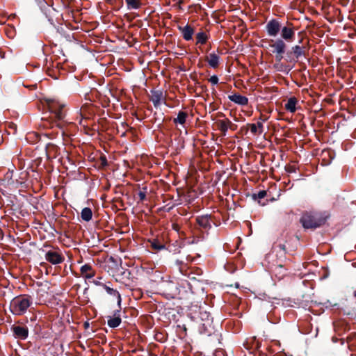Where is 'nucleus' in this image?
<instances>
[{
    "mask_svg": "<svg viewBox=\"0 0 356 356\" xmlns=\"http://www.w3.org/2000/svg\"><path fill=\"white\" fill-rule=\"evenodd\" d=\"M300 222L304 228L309 229L320 227L323 222V220L321 219H317L310 214L305 213L301 217Z\"/></svg>",
    "mask_w": 356,
    "mask_h": 356,
    "instance_id": "obj_3",
    "label": "nucleus"
},
{
    "mask_svg": "<svg viewBox=\"0 0 356 356\" xmlns=\"http://www.w3.org/2000/svg\"><path fill=\"white\" fill-rule=\"evenodd\" d=\"M81 273L86 279H90L95 276V273L92 266L89 264H85L81 267Z\"/></svg>",
    "mask_w": 356,
    "mask_h": 356,
    "instance_id": "obj_15",
    "label": "nucleus"
},
{
    "mask_svg": "<svg viewBox=\"0 0 356 356\" xmlns=\"http://www.w3.org/2000/svg\"><path fill=\"white\" fill-rule=\"evenodd\" d=\"M325 154H330V152H323V155H325Z\"/></svg>",
    "mask_w": 356,
    "mask_h": 356,
    "instance_id": "obj_33",
    "label": "nucleus"
},
{
    "mask_svg": "<svg viewBox=\"0 0 356 356\" xmlns=\"http://www.w3.org/2000/svg\"><path fill=\"white\" fill-rule=\"evenodd\" d=\"M206 60L211 67L216 68L219 65L220 57L215 53H211L207 56Z\"/></svg>",
    "mask_w": 356,
    "mask_h": 356,
    "instance_id": "obj_14",
    "label": "nucleus"
},
{
    "mask_svg": "<svg viewBox=\"0 0 356 356\" xmlns=\"http://www.w3.org/2000/svg\"><path fill=\"white\" fill-rule=\"evenodd\" d=\"M152 248L154 250H162L165 248V246L163 245L159 244L156 241H154L151 244Z\"/></svg>",
    "mask_w": 356,
    "mask_h": 356,
    "instance_id": "obj_27",
    "label": "nucleus"
},
{
    "mask_svg": "<svg viewBox=\"0 0 356 356\" xmlns=\"http://www.w3.org/2000/svg\"><path fill=\"white\" fill-rule=\"evenodd\" d=\"M181 263V261H177V265H179Z\"/></svg>",
    "mask_w": 356,
    "mask_h": 356,
    "instance_id": "obj_34",
    "label": "nucleus"
},
{
    "mask_svg": "<svg viewBox=\"0 0 356 356\" xmlns=\"http://www.w3.org/2000/svg\"><path fill=\"white\" fill-rule=\"evenodd\" d=\"M46 103L49 111L54 115L57 120H63L65 118L64 104L54 99H47Z\"/></svg>",
    "mask_w": 356,
    "mask_h": 356,
    "instance_id": "obj_2",
    "label": "nucleus"
},
{
    "mask_svg": "<svg viewBox=\"0 0 356 356\" xmlns=\"http://www.w3.org/2000/svg\"><path fill=\"white\" fill-rule=\"evenodd\" d=\"M250 131L252 134H256L257 132L261 134L263 132V124L262 122H258L257 124H251Z\"/></svg>",
    "mask_w": 356,
    "mask_h": 356,
    "instance_id": "obj_26",
    "label": "nucleus"
},
{
    "mask_svg": "<svg viewBox=\"0 0 356 356\" xmlns=\"http://www.w3.org/2000/svg\"><path fill=\"white\" fill-rule=\"evenodd\" d=\"M209 81H210V83H211V84H213V85H216V84H217V83H218V76H217L213 75V76H211V77H210V79H209Z\"/></svg>",
    "mask_w": 356,
    "mask_h": 356,
    "instance_id": "obj_29",
    "label": "nucleus"
},
{
    "mask_svg": "<svg viewBox=\"0 0 356 356\" xmlns=\"http://www.w3.org/2000/svg\"><path fill=\"white\" fill-rule=\"evenodd\" d=\"M292 52L296 58H299L302 56H305V50L302 47L296 45L292 47Z\"/></svg>",
    "mask_w": 356,
    "mask_h": 356,
    "instance_id": "obj_25",
    "label": "nucleus"
},
{
    "mask_svg": "<svg viewBox=\"0 0 356 356\" xmlns=\"http://www.w3.org/2000/svg\"><path fill=\"white\" fill-rule=\"evenodd\" d=\"M297 99L295 97H291L288 99L285 104V108L291 113H294L296 111Z\"/></svg>",
    "mask_w": 356,
    "mask_h": 356,
    "instance_id": "obj_18",
    "label": "nucleus"
},
{
    "mask_svg": "<svg viewBox=\"0 0 356 356\" xmlns=\"http://www.w3.org/2000/svg\"><path fill=\"white\" fill-rule=\"evenodd\" d=\"M12 330L15 337L20 339H26L29 335V330L26 326L13 325Z\"/></svg>",
    "mask_w": 356,
    "mask_h": 356,
    "instance_id": "obj_6",
    "label": "nucleus"
},
{
    "mask_svg": "<svg viewBox=\"0 0 356 356\" xmlns=\"http://www.w3.org/2000/svg\"><path fill=\"white\" fill-rule=\"evenodd\" d=\"M13 171L8 170L6 174L5 175L4 181L8 186L12 187H17V181H15L13 179Z\"/></svg>",
    "mask_w": 356,
    "mask_h": 356,
    "instance_id": "obj_17",
    "label": "nucleus"
},
{
    "mask_svg": "<svg viewBox=\"0 0 356 356\" xmlns=\"http://www.w3.org/2000/svg\"><path fill=\"white\" fill-rule=\"evenodd\" d=\"M33 299L28 295H21L15 297L10 302V309L13 314L22 316L24 314L32 305Z\"/></svg>",
    "mask_w": 356,
    "mask_h": 356,
    "instance_id": "obj_1",
    "label": "nucleus"
},
{
    "mask_svg": "<svg viewBox=\"0 0 356 356\" xmlns=\"http://www.w3.org/2000/svg\"><path fill=\"white\" fill-rule=\"evenodd\" d=\"M164 99L163 93L161 90H156L152 91V95L150 100L152 102L155 107H158L161 105V102Z\"/></svg>",
    "mask_w": 356,
    "mask_h": 356,
    "instance_id": "obj_10",
    "label": "nucleus"
},
{
    "mask_svg": "<svg viewBox=\"0 0 356 356\" xmlns=\"http://www.w3.org/2000/svg\"><path fill=\"white\" fill-rule=\"evenodd\" d=\"M275 58L277 61H280L283 58V56L282 54H276Z\"/></svg>",
    "mask_w": 356,
    "mask_h": 356,
    "instance_id": "obj_31",
    "label": "nucleus"
},
{
    "mask_svg": "<svg viewBox=\"0 0 356 356\" xmlns=\"http://www.w3.org/2000/svg\"><path fill=\"white\" fill-rule=\"evenodd\" d=\"M187 117H188L187 113L184 112V111H179L178 113L177 117L174 118L173 122L175 124H179L182 125L186 122Z\"/></svg>",
    "mask_w": 356,
    "mask_h": 356,
    "instance_id": "obj_19",
    "label": "nucleus"
},
{
    "mask_svg": "<svg viewBox=\"0 0 356 356\" xmlns=\"http://www.w3.org/2000/svg\"><path fill=\"white\" fill-rule=\"evenodd\" d=\"M128 10H137L140 8V0H125Z\"/></svg>",
    "mask_w": 356,
    "mask_h": 356,
    "instance_id": "obj_23",
    "label": "nucleus"
},
{
    "mask_svg": "<svg viewBox=\"0 0 356 356\" xmlns=\"http://www.w3.org/2000/svg\"><path fill=\"white\" fill-rule=\"evenodd\" d=\"M107 318V324L110 327L115 328L118 327L122 321L120 317V310L115 311L113 316H108Z\"/></svg>",
    "mask_w": 356,
    "mask_h": 356,
    "instance_id": "obj_7",
    "label": "nucleus"
},
{
    "mask_svg": "<svg viewBox=\"0 0 356 356\" xmlns=\"http://www.w3.org/2000/svg\"><path fill=\"white\" fill-rule=\"evenodd\" d=\"M228 98L230 101L241 106L247 105L248 103V99L246 97L239 94H233L229 95Z\"/></svg>",
    "mask_w": 356,
    "mask_h": 356,
    "instance_id": "obj_12",
    "label": "nucleus"
},
{
    "mask_svg": "<svg viewBox=\"0 0 356 356\" xmlns=\"http://www.w3.org/2000/svg\"><path fill=\"white\" fill-rule=\"evenodd\" d=\"M138 196L140 201H143L146 197V193L144 191H140L138 193Z\"/></svg>",
    "mask_w": 356,
    "mask_h": 356,
    "instance_id": "obj_30",
    "label": "nucleus"
},
{
    "mask_svg": "<svg viewBox=\"0 0 356 356\" xmlns=\"http://www.w3.org/2000/svg\"><path fill=\"white\" fill-rule=\"evenodd\" d=\"M270 46L274 49L273 52L279 54H283L286 47V43L282 39L276 40Z\"/></svg>",
    "mask_w": 356,
    "mask_h": 356,
    "instance_id": "obj_11",
    "label": "nucleus"
},
{
    "mask_svg": "<svg viewBox=\"0 0 356 356\" xmlns=\"http://www.w3.org/2000/svg\"><path fill=\"white\" fill-rule=\"evenodd\" d=\"M45 259L52 264H60L63 261V257L57 252L49 251L45 254Z\"/></svg>",
    "mask_w": 356,
    "mask_h": 356,
    "instance_id": "obj_9",
    "label": "nucleus"
},
{
    "mask_svg": "<svg viewBox=\"0 0 356 356\" xmlns=\"http://www.w3.org/2000/svg\"><path fill=\"white\" fill-rule=\"evenodd\" d=\"M102 287L104 288V289L106 291V293L108 294L117 298L118 304L120 306L121 301H122L121 296H120V293L117 290L113 289V288H111V286H109L106 284H102Z\"/></svg>",
    "mask_w": 356,
    "mask_h": 356,
    "instance_id": "obj_16",
    "label": "nucleus"
},
{
    "mask_svg": "<svg viewBox=\"0 0 356 356\" xmlns=\"http://www.w3.org/2000/svg\"><path fill=\"white\" fill-rule=\"evenodd\" d=\"M281 29V23L279 20L275 19H270L266 25V32L270 37H276L280 32Z\"/></svg>",
    "mask_w": 356,
    "mask_h": 356,
    "instance_id": "obj_4",
    "label": "nucleus"
},
{
    "mask_svg": "<svg viewBox=\"0 0 356 356\" xmlns=\"http://www.w3.org/2000/svg\"><path fill=\"white\" fill-rule=\"evenodd\" d=\"M231 125H232V122L230 120H229L228 119L224 120H220L218 122L219 129L224 134H225L227 131L228 129L231 128Z\"/></svg>",
    "mask_w": 356,
    "mask_h": 356,
    "instance_id": "obj_22",
    "label": "nucleus"
},
{
    "mask_svg": "<svg viewBox=\"0 0 356 356\" xmlns=\"http://www.w3.org/2000/svg\"><path fill=\"white\" fill-rule=\"evenodd\" d=\"M354 295L356 297V291L354 292Z\"/></svg>",
    "mask_w": 356,
    "mask_h": 356,
    "instance_id": "obj_35",
    "label": "nucleus"
},
{
    "mask_svg": "<svg viewBox=\"0 0 356 356\" xmlns=\"http://www.w3.org/2000/svg\"><path fill=\"white\" fill-rule=\"evenodd\" d=\"M209 37L208 35L204 32L200 31L196 34L197 44H204L207 42Z\"/></svg>",
    "mask_w": 356,
    "mask_h": 356,
    "instance_id": "obj_24",
    "label": "nucleus"
},
{
    "mask_svg": "<svg viewBox=\"0 0 356 356\" xmlns=\"http://www.w3.org/2000/svg\"><path fill=\"white\" fill-rule=\"evenodd\" d=\"M266 195V192L265 191H261L257 194L254 195V199H263Z\"/></svg>",
    "mask_w": 356,
    "mask_h": 356,
    "instance_id": "obj_28",
    "label": "nucleus"
},
{
    "mask_svg": "<svg viewBox=\"0 0 356 356\" xmlns=\"http://www.w3.org/2000/svg\"><path fill=\"white\" fill-rule=\"evenodd\" d=\"M197 224L204 229H209L211 227L210 216L205 215L198 216L196 218Z\"/></svg>",
    "mask_w": 356,
    "mask_h": 356,
    "instance_id": "obj_13",
    "label": "nucleus"
},
{
    "mask_svg": "<svg viewBox=\"0 0 356 356\" xmlns=\"http://www.w3.org/2000/svg\"><path fill=\"white\" fill-rule=\"evenodd\" d=\"M272 271L279 279H282L286 273V269L282 265L274 266Z\"/></svg>",
    "mask_w": 356,
    "mask_h": 356,
    "instance_id": "obj_21",
    "label": "nucleus"
},
{
    "mask_svg": "<svg viewBox=\"0 0 356 356\" xmlns=\"http://www.w3.org/2000/svg\"><path fill=\"white\" fill-rule=\"evenodd\" d=\"M93 282H94L95 284L99 285V286H102V284H104L103 283H102L101 282L97 281V280H95Z\"/></svg>",
    "mask_w": 356,
    "mask_h": 356,
    "instance_id": "obj_32",
    "label": "nucleus"
},
{
    "mask_svg": "<svg viewBox=\"0 0 356 356\" xmlns=\"http://www.w3.org/2000/svg\"><path fill=\"white\" fill-rule=\"evenodd\" d=\"M178 29L181 33L183 38L185 40L189 41L193 39V35L195 31H194V29L191 26H190L188 24H186L184 26H179Z\"/></svg>",
    "mask_w": 356,
    "mask_h": 356,
    "instance_id": "obj_8",
    "label": "nucleus"
},
{
    "mask_svg": "<svg viewBox=\"0 0 356 356\" xmlns=\"http://www.w3.org/2000/svg\"><path fill=\"white\" fill-rule=\"evenodd\" d=\"M81 216L83 220L88 222L92 219V212L88 207H85L82 209Z\"/></svg>",
    "mask_w": 356,
    "mask_h": 356,
    "instance_id": "obj_20",
    "label": "nucleus"
},
{
    "mask_svg": "<svg viewBox=\"0 0 356 356\" xmlns=\"http://www.w3.org/2000/svg\"><path fill=\"white\" fill-rule=\"evenodd\" d=\"M281 37L283 40L291 42L295 36V31L291 24L282 26Z\"/></svg>",
    "mask_w": 356,
    "mask_h": 356,
    "instance_id": "obj_5",
    "label": "nucleus"
}]
</instances>
